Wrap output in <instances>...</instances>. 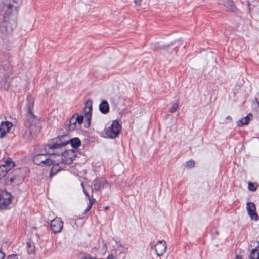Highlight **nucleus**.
Listing matches in <instances>:
<instances>
[{
    "label": "nucleus",
    "mask_w": 259,
    "mask_h": 259,
    "mask_svg": "<svg viewBox=\"0 0 259 259\" xmlns=\"http://www.w3.org/2000/svg\"><path fill=\"white\" fill-rule=\"evenodd\" d=\"M63 222L60 218L56 217L51 221L50 228L54 233L60 232L63 228Z\"/></svg>",
    "instance_id": "11"
},
{
    "label": "nucleus",
    "mask_w": 259,
    "mask_h": 259,
    "mask_svg": "<svg viewBox=\"0 0 259 259\" xmlns=\"http://www.w3.org/2000/svg\"><path fill=\"white\" fill-rule=\"evenodd\" d=\"M69 143L71 144L73 148H77L81 145V141L78 138H73L69 139Z\"/></svg>",
    "instance_id": "23"
},
{
    "label": "nucleus",
    "mask_w": 259,
    "mask_h": 259,
    "mask_svg": "<svg viewBox=\"0 0 259 259\" xmlns=\"http://www.w3.org/2000/svg\"><path fill=\"white\" fill-rule=\"evenodd\" d=\"M5 256V253L0 251V259H4Z\"/></svg>",
    "instance_id": "36"
},
{
    "label": "nucleus",
    "mask_w": 259,
    "mask_h": 259,
    "mask_svg": "<svg viewBox=\"0 0 259 259\" xmlns=\"http://www.w3.org/2000/svg\"><path fill=\"white\" fill-rule=\"evenodd\" d=\"M122 252L124 253H127L128 252V248L126 247V248H124V249Z\"/></svg>",
    "instance_id": "38"
},
{
    "label": "nucleus",
    "mask_w": 259,
    "mask_h": 259,
    "mask_svg": "<svg viewBox=\"0 0 259 259\" xmlns=\"http://www.w3.org/2000/svg\"><path fill=\"white\" fill-rule=\"evenodd\" d=\"M13 126L12 122L6 121L0 124V139L4 138Z\"/></svg>",
    "instance_id": "15"
},
{
    "label": "nucleus",
    "mask_w": 259,
    "mask_h": 259,
    "mask_svg": "<svg viewBox=\"0 0 259 259\" xmlns=\"http://www.w3.org/2000/svg\"><path fill=\"white\" fill-rule=\"evenodd\" d=\"M34 123V121H31L27 125L26 120H24V125L27 129L22 134V136L28 141H30L32 139L33 135L37 134L40 131V122Z\"/></svg>",
    "instance_id": "3"
},
{
    "label": "nucleus",
    "mask_w": 259,
    "mask_h": 259,
    "mask_svg": "<svg viewBox=\"0 0 259 259\" xmlns=\"http://www.w3.org/2000/svg\"><path fill=\"white\" fill-rule=\"evenodd\" d=\"M92 102L90 100H88L85 103L84 116L87 118V121L88 122V126L90 124L91 111L92 110Z\"/></svg>",
    "instance_id": "19"
},
{
    "label": "nucleus",
    "mask_w": 259,
    "mask_h": 259,
    "mask_svg": "<svg viewBox=\"0 0 259 259\" xmlns=\"http://www.w3.org/2000/svg\"><path fill=\"white\" fill-rule=\"evenodd\" d=\"M250 259H259V250L257 248L251 250L250 254Z\"/></svg>",
    "instance_id": "25"
},
{
    "label": "nucleus",
    "mask_w": 259,
    "mask_h": 259,
    "mask_svg": "<svg viewBox=\"0 0 259 259\" xmlns=\"http://www.w3.org/2000/svg\"><path fill=\"white\" fill-rule=\"evenodd\" d=\"M81 259H95V257H92L89 254L83 253L80 257Z\"/></svg>",
    "instance_id": "32"
},
{
    "label": "nucleus",
    "mask_w": 259,
    "mask_h": 259,
    "mask_svg": "<svg viewBox=\"0 0 259 259\" xmlns=\"http://www.w3.org/2000/svg\"><path fill=\"white\" fill-rule=\"evenodd\" d=\"M9 83L8 82H5L4 87V89L5 90H8V89L9 88Z\"/></svg>",
    "instance_id": "37"
},
{
    "label": "nucleus",
    "mask_w": 259,
    "mask_h": 259,
    "mask_svg": "<svg viewBox=\"0 0 259 259\" xmlns=\"http://www.w3.org/2000/svg\"><path fill=\"white\" fill-rule=\"evenodd\" d=\"M58 156H61V160L65 165L70 164L76 157L75 152L74 150H68L65 151H62Z\"/></svg>",
    "instance_id": "6"
},
{
    "label": "nucleus",
    "mask_w": 259,
    "mask_h": 259,
    "mask_svg": "<svg viewBox=\"0 0 259 259\" xmlns=\"http://www.w3.org/2000/svg\"><path fill=\"white\" fill-rule=\"evenodd\" d=\"M92 194L90 195L88 192L87 191L85 188H83V192L85 194V196L88 198V200L89 201V203L88 204V206L84 210V213H86L88 212L92 208L93 205L95 202L96 200L93 198V192L94 190L93 188H91Z\"/></svg>",
    "instance_id": "16"
},
{
    "label": "nucleus",
    "mask_w": 259,
    "mask_h": 259,
    "mask_svg": "<svg viewBox=\"0 0 259 259\" xmlns=\"http://www.w3.org/2000/svg\"><path fill=\"white\" fill-rule=\"evenodd\" d=\"M195 165V161L193 160H189L187 161L186 163L185 166L187 168H191L192 167H194Z\"/></svg>",
    "instance_id": "29"
},
{
    "label": "nucleus",
    "mask_w": 259,
    "mask_h": 259,
    "mask_svg": "<svg viewBox=\"0 0 259 259\" xmlns=\"http://www.w3.org/2000/svg\"><path fill=\"white\" fill-rule=\"evenodd\" d=\"M99 107L100 111L103 114H107L109 111V105L106 100L102 101Z\"/></svg>",
    "instance_id": "20"
},
{
    "label": "nucleus",
    "mask_w": 259,
    "mask_h": 259,
    "mask_svg": "<svg viewBox=\"0 0 259 259\" xmlns=\"http://www.w3.org/2000/svg\"><path fill=\"white\" fill-rule=\"evenodd\" d=\"M142 0H134V3L137 6H140L141 4Z\"/></svg>",
    "instance_id": "35"
},
{
    "label": "nucleus",
    "mask_w": 259,
    "mask_h": 259,
    "mask_svg": "<svg viewBox=\"0 0 259 259\" xmlns=\"http://www.w3.org/2000/svg\"><path fill=\"white\" fill-rule=\"evenodd\" d=\"M248 189L251 191H254L256 190V187L255 186L254 184L252 182L248 183Z\"/></svg>",
    "instance_id": "31"
},
{
    "label": "nucleus",
    "mask_w": 259,
    "mask_h": 259,
    "mask_svg": "<svg viewBox=\"0 0 259 259\" xmlns=\"http://www.w3.org/2000/svg\"><path fill=\"white\" fill-rule=\"evenodd\" d=\"M53 164L52 169L50 171V176L52 177L54 175L56 174L57 172H59L60 171L64 169V168L65 167V164L62 163V162H58L56 163H55V161H53Z\"/></svg>",
    "instance_id": "18"
},
{
    "label": "nucleus",
    "mask_w": 259,
    "mask_h": 259,
    "mask_svg": "<svg viewBox=\"0 0 259 259\" xmlns=\"http://www.w3.org/2000/svg\"><path fill=\"white\" fill-rule=\"evenodd\" d=\"M81 187H82L83 189V188H85L84 187V184H83V183H81Z\"/></svg>",
    "instance_id": "41"
},
{
    "label": "nucleus",
    "mask_w": 259,
    "mask_h": 259,
    "mask_svg": "<svg viewBox=\"0 0 259 259\" xmlns=\"http://www.w3.org/2000/svg\"><path fill=\"white\" fill-rule=\"evenodd\" d=\"M158 48H159L160 49H163V48H162L161 47H158Z\"/></svg>",
    "instance_id": "44"
},
{
    "label": "nucleus",
    "mask_w": 259,
    "mask_h": 259,
    "mask_svg": "<svg viewBox=\"0 0 259 259\" xmlns=\"http://www.w3.org/2000/svg\"><path fill=\"white\" fill-rule=\"evenodd\" d=\"M121 128V127L119 122L114 120L106 131V134L109 138H115L118 136Z\"/></svg>",
    "instance_id": "8"
},
{
    "label": "nucleus",
    "mask_w": 259,
    "mask_h": 259,
    "mask_svg": "<svg viewBox=\"0 0 259 259\" xmlns=\"http://www.w3.org/2000/svg\"><path fill=\"white\" fill-rule=\"evenodd\" d=\"M1 66H2L4 67V70H7L9 72H11L12 69V66L9 63V62L7 61H2L0 64Z\"/></svg>",
    "instance_id": "26"
},
{
    "label": "nucleus",
    "mask_w": 259,
    "mask_h": 259,
    "mask_svg": "<svg viewBox=\"0 0 259 259\" xmlns=\"http://www.w3.org/2000/svg\"><path fill=\"white\" fill-rule=\"evenodd\" d=\"M4 164L0 166V179L5 177L8 172L15 166V163L11 158L7 159Z\"/></svg>",
    "instance_id": "9"
},
{
    "label": "nucleus",
    "mask_w": 259,
    "mask_h": 259,
    "mask_svg": "<svg viewBox=\"0 0 259 259\" xmlns=\"http://www.w3.org/2000/svg\"><path fill=\"white\" fill-rule=\"evenodd\" d=\"M0 198V209H3L10 204L11 202V194L7 192H3Z\"/></svg>",
    "instance_id": "13"
},
{
    "label": "nucleus",
    "mask_w": 259,
    "mask_h": 259,
    "mask_svg": "<svg viewBox=\"0 0 259 259\" xmlns=\"http://www.w3.org/2000/svg\"><path fill=\"white\" fill-rule=\"evenodd\" d=\"M109 184L104 178H96L93 182V190L95 192L101 191L105 187H108Z\"/></svg>",
    "instance_id": "10"
},
{
    "label": "nucleus",
    "mask_w": 259,
    "mask_h": 259,
    "mask_svg": "<svg viewBox=\"0 0 259 259\" xmlns=\"http://www.w3.org/2000/svg\"><path fill=\"white\" fill-rule=\"evenodd\" d=\"M92 194L90 195L88 192L87 191L85 188H83V192L85 194V196L88 198V200L89 201V203L88 204V206L84 210V213H86L88 212L92 208L93 205L95 202L96 200L93 198V192L94 190L93 188H91Z\"/></svg>",
    "instance_id": "17"
},
{
    "label": "nucleus",
    "mask_w": 259,
    "mask_h": 259,
    "mask_svg": "<svg viewBox=\"0 0 259 259\" xmlns=\"http://www.w3.org/2000/svg\"><path fill=\"white\" fill-rule=\"evenodd\" d=\"M45 154H38L33 158V161L35 164L38 165H51L53 163L52 160L49 158V156Z\"/></svg>",
    "instance_id": "7"
},
{
    "label": "nucleus",
    "mask_w": 259,
    "mask_h": 259,
    "mask_svg": "<svg viewBox=\"0 0 259 259\" xmlns=\"http://www.w3.org/2000/svg\"><path fill=\"white\" fill-rule=\"evenodd\" d=\"M76 121L75 119V116L73 115L68 121V123H66L65 126L66 128H68L69 131H72L76 127Z\"/></svg>",
    "instance_id": "22"
},
{
    "label": "nucleus",
    "mask_w": 259,
    "mask_h": 259,
    "mask_svg": "<svg viewBox=\"0 0 259 259\" xmlns=\"http://www.w3.org/2000/svg\"><path fill=\"white\" fill-rule=\"evenodd\" d=\"M7 259H18L17 255L16 254H11L8 255Z\"/></svg>",
    "instance_id": "33"
},
{
    "label": "nucleus",
    "mask_w": 259,
    "mask_h": 259,
    "mask_svg": "<svg viewBox=\"0 0 259 259\" xmlns=\"http://www.w3.org/2000/svg\"><path fill=\"white\" fill-rule=\"evenodd\" d=\"M75 119L76 120V122H78L79 124H80L82 123L83 120V116L82 115H78V114H77V117H75Z\"/></svg>",
    "instance_id": "30"
},
{
    "label": "nucleus",
    "mask_w": 259,
    "mask_h": 259,
    "mask_svg": "<svg viewBox=\"0 0 259 259\" xmlns=\"http://www.w3.org/2000/svg\"><path fill=\"white\" fill-rule=\"evenodd\" d=\"M246 210L251 219L257 221L258 215L256 212V207L254 203L248 202L246 204Z\"/></svg>",
    "instance_id": "12"
},
{
    "label": "nucleus",
    "mask_w": 259,
    "mask_h": 259,
    "mask_svg": "<svg viewBox=\"0 0 259 259\" xmlns=\"http://www.w3.org/2000/svg\"><path fill=\"white\" fill-rule=\"evenodd\" d=\"M69 139L67 135L54 139L51 143L45 146V152L50 155H59L64 151L63 147L69 144Z\"/></svg>",
    "instance_id": "2"
},
{
    "label": "nucleus",
    "mask_w": 259,
    "mask_h": 259,
    "mask_svg": "<svg viewBox=\"0 0 259 259\" xmlns=\"http://www.w3.org/2000/svg\"><path fill=\"white\" fill-rule=\"evenodd\" d=\"M225 6L227 10L230 11H233L235 8V5L232 0H226L224 3Z\"/></svg>",
    "instance_id": "24"
},
{
    "label": "nucleus",
    "mask_w": 259,
    "mask_h": 259,
    "mask_svg": "<svg viewBox=\"0 0 259 259\" xmlns=\"http://www.w3.org/2000/svg\"><path fill=\"white\" fill-rule=\"evenodd\" d=\"M258 246L256 247V248H259V241L258 242Z\"/></svg>",
    "instance_id": "42"
},
{
    "label": "nucleus",
    "mask_w": 259,
    "mask_h": 259,
    "mask_svg": "<svg viewBox=\"0 0 259 259\" xmlns=\"http://www.w3.org/2000/svg\"><path fill=\"white\" fill-rule=\"evenodd\" d=\"M179 103L178 102H177L176 103H175L170 108V113H174L175 112L177 109H178L179 107Z\"/></svg>",
    "instance_id": "28"
},
{
    "label": "nucleus",
    "mask_w": 259,
    "mask_h": 259,
    "mask_svg": "<svg viewBox=\"0 0 259 259\" xmlns=\"http://www.w3.org/2000/svg\"><path fill=\"white\" fill-rule=\"evenodd\" d=\"M108 208H109V207L108 206L105 207V209H108Z\"/></svg>",
    "instance_id": "43"
},
{
    "label": "nucleus",
    "mask_w": 259,
    "mask_h": 259,
    "mask_svg": "<svg viewBox=\"0 0 259 259\" xmlns=\"http://www.w3.org/2000/svg\"><path fill=\"white\" fill-rule=\"evenodd\" d=\"M26 247L28 249V252L29 254L32 253L34 251V247L30 242H26Z\"/></svg>",
    "instance_id": "27"
},
{
    "label": "nucleus",
    "mask_w": 259,
    "mask_h": 259,
    "mask_svg": "<svg viewBox=\"0 0 259 259\" xmlns=\"http://www.w3.org/2000/svg\"><path fill=\"white\" fill-rule=\"evenodd\" d=\"M24 180L21 169H15L9 174L6 179V183L7 185L16 186L21 184Z\"/></svg>",
    "instance_id": "5"
},
{
    "label": "nucleus",
    "mask_w": 259,
    "mask_h": 259,
    "mask_svg": "<svg viewBox=\"0 0 259 259\" xmlns=\"http://www.w3.org/2000/svg\"><path fill=\"white\" fill-rule=\"evenodd\" d=\"M166 243L164 240H162L158 241L155 246L157 255L158 256H162L166 251Z\"/></svg>",
    "instance_id": "14"
},
{
    "label": "nucleus",
    "mask_w": 259,
    "mask_h": 259,
    "mask_svg": "<svg viewBox=\"0 0 259 259\" xmlns=\"http://www.w3.org/2000/svg\"><path fill=\"white\" fill-rule=\"evenodd\" d=\"M22 0H2L0 3V31L4 34L12 32L17 22L13 12L17 13Z\"/></svg>",
    "instance_id": "1"
},
{
    "label": "nucleus",
    "mask_w": 259,
    "mask_h": 259,
    "mask_svg": "<svg viewBox=\"0 0 259 259\" xmlns=\"http://www.w3.org/2000/svg\"><path fill=\"white\" fill-rule=\"evenodd\" d=\"M255 101L258 105V106L259 107V98H255Z\"/></svg>",
    "instance_id": "39"
},
{
    "label": "nucleus",
    "mask_w": 259,
    "mask_h": 259,
    "mask_svg": "<svg viewBox=\"0 0 259 259\" xmlns=\"http://www.w3.org/2000/svg\"><path fill=\"white\" fill-rule=\"evenodd\" d=\"M236 259H241V257L239 256V255H237L236 256Z\"/></svg>",
    "instance_id": "40"
},
{
    "label": "nucleus",
    "mask_w": 259,
    "mask_h": 259,
    "mask_svg": "<svg viewBox=\"0 0 259 259\" xmlns=\"http://www.w3.org/2000/svg\"><path fill=\"white\" fill-rule=\"evenodd\" d=\"M107 250V246L106 244H104L103 246L102 250L103 252L105 253Z\"/></svg>",
    "instance_id": "34"
},
{
    "label": "nucleus",
    "mask_w": 259,
    "mask_h": 259,
    "mask_svg": "<svg viewBox=\"0 0 259 259\" xmlns=\"http://www.w3.org/2000/svg\"><path fill=\"white\" fill-rule=\"evenodd\" d=\"M34 107V102L32 98L28 96L27 98V104L25 107L26 114L25 120H26V124L28 125L31 121H34V123L40 122L39 118L33 113Z\"/></svg>",
    "instance_id": "4"
},
{
    "label": "nucleus",
    "mask_w": 259,
    "mask_h": 259,
    "mask_svg": "<svg viewBox=\"0 0 259 259\" xmlns=\"http://www.w3.org/2000/svg\"><path fill=\"white\" fill-rule=\"evenodd\" d=\"M252 118V115L251 114H248L245 117L241 118L238 122V125L239 126H243L245 125H247Z\"/></svg>",
    "instance_id": "21"
}]
</instances>
